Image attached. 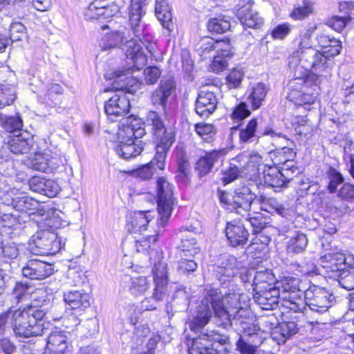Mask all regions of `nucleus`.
I'll return each mask as SVG.
<instances>
[{
	"mask_svg": "<svg viewBox=\"0 0 354 354\" xmlns=\"http://www.w3.org/2000/svg\"><path fill=\"white\" fill-rule=\"evenodd\" d=\"M223 296L216 291L209 290L196 307L193 317L188 322L191 331L196 336L207 332L205 326L214 313L220 321L219 325L225 328L231 320L233 311L224 304Z\"/></svg>",
	"mask_w": 354,
	"mask_h": 354,
	"instance_id": "f257e3e1",
	"label": "nucleus"
},
{
	"mask_svg": "<svg viewBox=\"0 0 354 354\" xmlns=\"http://www.w3.org/2000/svg\"><path fill=\"white\" fill-rule=\"evenodd\" d=\"M248 315L247 308L233 311L229 325L234 326L236 330L242 333L236 342V350L240 354H257L259 348L266 338L259 326L243 319Z\"/></svg>",
	"mask_w": 354,
	"mask_h": 354,
	"instance_id": "f03ea898",
	"label": "nucleus"
},
{
	"mask_svg": "<svg viewBox=\"0 0 354 354\" xmlns=\"http://www.w3.org/2000/svg\"><path fill=\"white\" fill-rule=\"evenodd\" d=\"M214 274L222 287L219 292L212 290L222 295V299L227 307L232 311L244 308L241 306V295L234 283V278L239 274L236 259L233 256L223 257L220 264L214 268Z\"/></svg>",
	"mask_w": 354,
	"mask_h": 354,
	"instance_id": "7ed1b4c3",
	"label": "nucleus"
},
{
	"mask_svg": "<svg viewBox=\"0 0 354 354\" xmlns=\"http://www.w3.org/2000/svg\"><path fill=\"white\" fill-rule=\"evenodd\" d=\"M145 127L149 129L156 144V155L151 162L162 170L167 154L175 141V132L172 128L166 127L161 115L155 111L147 113Z\"/></svg>",
	"mask_w": 354,
	"mask_h": 354,
	"instance_id": "20e7f679",
	"label": "nucleus"
},
{
	"mask_svg": "<svg viewBox=\"0 0 354 354\" xmlns=\"http://www.w3.org/2000/svg\"><path fill=\"white\" fill-rule=\"evenodd\" d=\"M46 315V308L15 309L13 333L17 337L22 338L42 335L44 333L42 320Z\"/></svg>",
	"mask_w": 354,
	"mask_h": 354,
	"instance_id": "39448f33",
	"label": "nucleus"
},
{
	"mask_svg": "<svg viewBox=\"0 0 354 354\" xmlns=\"http://www.w3.org/2000/svg\"><path fill=\"white\" fill-rule=\"evenodd\" d=\"M115 74V80L113 83L112 88L104 89V92L111 89L116 91L114 95L110 97L104 104V111L109 120L112 122L115 121L118 117L129 113L130 102L124 91L127 89V86L132 80L131 78L125 77L123 71H117Z\"/></svg>",
	"mask_w": 354,
	"mask_h": 354,
	"instance_id": "423d86ee",
	"label": "nucleus"
},
{
	"mask_svg": "<svg viewBox=\"0 0 354 354\" xmlns=\"http://www.w3.org/2000/svg\"><path fill=\"white\" fill-rule=\"evenodd\" d=\"M154 288L151 297L145 298L141 302V307L145 310L157 309L167 298L168 276L167 264L159 261L154 264L152 270Z\"/></svg>",
	"mask_w": 354,
	"mask_h": 354,
	"instance_id": "0eeeda50",
	"label": "nucleus"
},
{
	"mask_svg": "<svg viewBox=\"0 0 354 354\" xmlns=\"http://www.w3.org/2000/svg\"><path fill=\"white\" fill-rule=\"evenodd\" d=\"M66 239L59 238L57 233L50 230H43L32 236L29 250L35 255L55 254L64 247Z\"/></svg>",
	"mask_w": 354,
	"mask_h": 354,
	"instance_id": "6e6552de",
	"label": "nucleus"
},
{
	"mask_svg": "<svg viewBox=\"0 0 354 354\" xmlns=\"http://www.w3.org/2000/svg\"><path fill=\"white\" fill-rule=\"evenodd\" d=\"M299 50L301 55L302 67L316 73H321L327 70L330 63L322 53L310 46V35L306 32L301 36Z\"/></svg>",
	"mask_w": 354,
	"mask_h": 354,
	"instance_id": "1a4fd4ad",
	"label": "nucleus"
},
{
	"mask_svg": "<svg viewBox=\"0 0 354 354\" xmlns=\"http://www.w3.org/2000/svg\"><path fill=\"white\" fill-rule=\"evenodd\" d=\"M174 185L165 177L156 180L157 209L160 215L159 224L166 226L176 202L174 195Z\"/></svg>",
	"mask_w": 354,
	"mask_h": 354,
	"instance_id": "9d476101",
	"label": "nucleus"
},
{
	"mask_svg": "<svg viewBox=\"0 0 354 354\" xmlns=\"http://www.w3.org/2000/svg\"><path fill=\"white\" fill-rule=\"evenodd\" d=\"M304 299L310 310L318 315L326 313L336 303V297L330 290L316 285L304 290Z\"/></svg>",
	"mask_w": 354,
	"mask_h": 354,
	"instance_id": "9b49d317",
	"label": "nucleus"
},
{
	"mask_svg": "<svg viewBox=\"0 0 354 354\" xmlns=\"http://www.w3.org/2000/svg\"><path fill=\"white\" fill-rule=\"evenodd\" d=\"M232 133L239 131L241 144H248L258 142L260 138L265 136L271 137H285L281 132L273 129L270 126H266L263 129L259 127L258 119L253 118L247 124H241L231 128Z\"/></svg>",
	"mask_w": 354,
	"mask_h": 354,
	"instance_id": "f8f14e48",
	"label": "nucleus"
},
{
	"mask_svg": "<svg viewBox=\"0 0 354 354\" xmlns=\"http://www.w3.org/2000/svg\"><path fill=\"white\" fill-rule=\"evenodd\" d=\"M234 9L236 15L243 26L259 28L262 25V17L257 12L252 10V0H240Z\"/></svg>",
	"mask_w": 354,
	"mask_h": 354,
	"instance_id": "ddd939ff",
	"label": "nucleus"
},
{
	"mask_svg": "<svg viewBox=\"0 0 354 354\" xmlns=\"http://www.w3.org/2000/svg\"><path fill=\"white\" fill-rule=\"evenodd\" d=\"M54 267L53 264L45 261L31 259L21 268L22 275L31 280H42L53 273Z\"/></svg>",
	"mask_w": 354,
	"mask_h": 354,
	"instance_id": "4468645a",
	"label": "nucleus"
},
{
	"mask_svg": "<svg viewBox=\"0 0 354 354\" xmlns=\"http://www.w3.org/2000/svg\"><path fill=\"white\" fill-rule=\"evenodd\" d=\"M227 153V149L225 148L205 152L196 163L195 169L198 177L202 178L209 174L216 163L223 160Z\"/></svg>",
	"mask_w": 354,
	"mask_h": 354,
	"instance_id": "2eb2a0df",
	"label": "nucleus"
},
{
	"mask_svg": "<svg viewBox=\"0 0 354 354\" xmlns=\"http://www.w3.org/2000/svg\"><path fill=\"white\" fill-rule=\"evenodd\" d=\"M218 99L213 91L203 88L198 94L195 102V111L202 118H207L216 110Z\"/></svg>",
	"mask_w": 354,
	"mask_h": 354,
	"instance_id": "dca6fc26",
	"label": "nucleus"
},
{
	"mask_svg": "<svg viewBox=\"0 0 354 354\" xmlns=\"http://www.w3.org/2000/svg\"><path fill=\"white\" fill-rule=\"evenodd\" d=\"M226 237L233 247L247 243L250 236L248 229L241 220L227 222L225 227Z\"/></svg>",
	"mask_w": 354,
	"mask_h": 354,
	"instance_id": "f3484780",
	"label": "nucleus"
},
{
	"mask_svg": "<svg viewBox=\"0 0 354 354\" xmlns=\"http://www.w3.org/2000/svg\"><path fill=\"white\" fill-rule=\"evenodd\" d=\"M176 85L173 79L162 78L158 87L152 93L151 102L153 106H160L164 114H166L167 101L175 91Z\"/></svg>",
	"mask_w": 354,
	"mask_h": 354,
	"instance_id": "a211bd4d",
	"label": "nucleus"
},
{
	"mask_svg": "<svg viewBox=\"0 0 354 354\" xmlns=\"http://www.w3.org/2000/svg\"><path fill=\"white\" fill-rule=\"evenodd\" d=\"M254 299L263 310H272L278 306L281 295L279 286H272L254 291Z\"/></svg>",
	"mask_w": 354,
	"mask_h": 354,
	"instance_id": "6ab92c4d",
	"label": "nucleus"
},
{
	"mask_svg": "<svg viewBox=\"0 0 354 354\" xmlns=\"http://www.w3.org/2000/svg\"><path fill=\"white\" fill-rule=\"evenodd\" d=\"M120 123L118 135H120L122 139L127 136L137 141L146 133L145 127H142L144 124L138 118L129 116L122 118Z\"/></svg>",
	"mask_w": 354,
	"mask_h": 354,
	"instance_id": "aec40b11",
	"label": "nucleus"
},
{
	"mask_svg": "<svg viewBox=\"0 0 354 354\" xmlns=\"http://www.w3.org/2000/svg\"><path fill=\"white\" fill-rule=\"evenodd\" d=\"M144 145L142 140L135 141L127 136L122 139L120 135H118V145L115 151L123 159L129 160L140 155L144 149Z\"/></svg>",
	"mask_w": 354,
	"mask_h": 354,
	"instance_id": "412c9836",
	"label": "nucleus"
},
{
	"mask_svg": "<svg viewBox=\"0 0 354 354\" xmlns=\"http://www.w3.org/2000/svg\"><path fill=\"white\" fill-rule=\"evenodd\" d=\"M7 145L10 151L16 155L28 153L35 145L34 137L28 131L20 132L10 137Z\"/></svg>",
	"mask_w": 354,
	"mask_h": 354,
	"instance_id": "4be33fe9",
	"label": "nucleus"
},
{
	"mask_svg": "<svg viewBox=\"0 0 354 354\" xmlns=\"http://www.w3.org/2000/svg\"><path fill=\"white\" fill-rule=\"evenodd\" d=\"M322 263H326L324 268H330L331 271L340 272L349 266L354 265V255L349 253L333 252L327 253L321 258Z\"/></svg>",
	"mask_w": 354,
	"mask_h": 354,
	"instance_id": "5701e85b",
	"label": "nucleus"
},
{
	"mask_svg": "<svg viewBox=\"0 0 354 354\" xmlns=\"http://www.w3.org/2000/svg\"><path fill=\"white\" fill-rule=\"evenodd\" d=\"M133 41V39L131 38L129 35H126V32L118 30L104 35L101 38L99 45L102 50L120 48L124 44H126L127 48H129L132 47Z\"/></svg>",
	"mask_w": 354,
	"mask_h": 354,
	"instance_id": "b1692460",
	"label": "nucleus"
},
{
	"mask_svg": "<svg viewBox=\"0 0 354 354\" xmlns=\"http://www.w3.org/2000/svg\"><path fill=\"white\" fill-rule=\"evenodd\" d=\"M28 185L32 191L49 198L55 196L60 189L55 181L39 176H33L30 178Z\"/></svg>",
	"mask_w": 354,
	"mask_h": 354,
	"instance_id": "393cba45",
	"label": "nucleus"
},
{
	"mask_svg": "<svg viewBox=\"0 0 354 354\" xmlns=\"http://www.w3.org/2000/svg\"><path fill=\"white\" fill-rule=\"evenodd\" d=\"M147 0H132L129 8V21L130 27L136 36L142 35L145 30V24L142 22L144 15L143 5Z\"/></svg>",
	"mask_w": 354,
	"mask_h": 354,
	"instance_id": "a878e982",
	"label": "nucleus"
},
{
	"mask_svg": "<svg viewBox=\"0 0 354 354\" xmlns=\"http://www.w3.org/2000/svg\"><path fill=\"white\" fill-rule=\"evenodd\" d=\"M64 300L68 307L78 311H84L91 305L90 296L83 290H72L64 292Z\"/></svg>",
	"mask_w": 354,
	"mask_h": 354,
	"instance_id": "bb28decb",
	"label": "nucleus"
},
{
	"mask_svg": "<svg viewBox=\"0 0 354 354\" xmlns=\"http://www.w3.org/2000/svg\"><path fill=\"white\" fill-rule=\"evenodd\" d=\"M256 198V194L252 193L251 189L247 186L236 189L232 196L234 210L242 209L245 212L249 211Z\"/></svg>",
	"mask_w": 354,
	"mask_h": 354,
	"instance_id": "cd10ccee",
	"label": "nucleus"
},
{
	"mask_svg": "<svg viewBox=\"0 0 354 354\" xmlns=\"http://www.w3.org/2000/svg\"><path fill=\"white\" fill-rule=\"evenodd\" d=\"M68 346L67 337L64 333L60 330H55L48 337L44 353L62 354Z\"/></svg>",
	"mask_w": 354,
	"mask_h": 354,
	"instance_id": "c85d7f7f",
	"label": "nucleus"
},
{
	"mask_svg": "<svg viewBox=\"0 0 354 354\" xmlns=\"http://www.w3.org/2000/svg\"><path fill=\"white\" fill-rule=\"evenodd\" d=\"M155 14L167 33L172 32L174 28L173 15L171 8L166 0H156Z\"/></svg>",
	"mask_w": 354,
	"mask_h": 354,
	"instance_id": "c756f323",
	"label": "nucleus"
},
{
	"mask_svg": "<svg viewBox=\"0 0 354 354\" xmlns=\"http://www.w3.org/2000/svg\"><path fill=\"white\" fill-rule=\"evenodd\" d=\"M30 299L32 303L29 308L36 309H44L46 308L47 313L49 308L52 306L54 295L50 290H48L46 287H41L34 290H32Z\"/></svg>",
	"mask_w": 354,
	"mask_h": 354,
	"instance_id": "7c9ffc66",
	"label": "nucleus"
},
{
	"mask_svg": "<svg viewBox=\"0 0 354 354\" xmlns=\"http://www.w3.org/2000/svg\"><path fill=\"white\" fill-rule=\"evenodd\" d=\"M263 180L269 187L281 188L286 185L291 179L290 175L276 168L269 167L263 172Z\"/></svg>",
	"mask_w": 354,
	"mask_h": 354,
	"instance_id": "2f4dec72",
	"label": "nucleus"
},
{
	"mask_svg": "<svg viewBox=\"0 0 354 354\" xmlns=\"http://www.w3.org/2000/svg\"><path fill=\"white\" fill-rule=\"evenodd\" d=\"M245 170V166L241 163L240 156H238L232 159L229 167L223 171L221 180L225 185L229 184L239 178L243 177L247 174Z\"/></svg>",
	"mask_w": 354,
	"mask_h": 354,
	"instance_id": "473e14b6",
	"label": "nucleus"
},
{
	"mask_svg": "<svg viewBox=\"0 0 354 354\" xmlns=\"http://www.w3.org/2000/svg\"><path fill=\"white\" fill-rule=\"evenodd\" d=\"M13 208L19 212L26 213L28 215L34 214L39 207L37 200L26 194H21L12 199Z\"/></svg>",
	"mask_w": 354,
	"mask_h": 354,
	"instance_id": "72a5a7b5",
	"label": "nucleus"
},
{
	"mask_svg": "<svg viewBox=\"0 0 354 354\" xmlns=\"http://www.w3.org/2000/svg\"><path fill=\"white\" fill-rule=\"evenodd\" d=\"M150 221V212H134L131 220L127 224V230L131 233L142 232L147 230V226Z\"/></svg>",
	"mask_w": 354,
	"mask_h": 354,
	"instance_id": "f704fd0d",
	"label": "nucleus"
},
{
	"mask_svg": "<svg viewBox=\"0 0 354 354\" xmlns=\"http://www.w3.org/2000/svg\"><path fill=\"white\" fill-rule=\"evenodd\" d=\"M276 278L271 269H261L255 272L253 279V290H259L272 287L275 283Z\"/></svg>",
	"mask_w": 354,
	"mask_h": 354,
	"instance_id": "c9c22d12",
	"label": "nucleus"
},
{
	"mask_svg": "<svg viewBox=\"0 0 354 354\" xmlns=\"http://www.w3.org/2000/svg\"><path fill=\"white\" fill-rule=\"evenodd\" d=\"M28 165L33 169L48 173L54 169L52 156L48 153H35L28 160Z\"/></svg>",
	"mask_w": 354,
	"mask_h": 354,
	"instance_id": "e433bc0d",
	"label": "nucleus"
},
{
	"mask_svg": "<svg viewBox=\"0 0 354 354\" xmlns=\"http://www.w3.org/2000/svg\"><path fill=\"white\" fill-rule=\"evenodd\" d=\"M302 322H303L301 320H298L297 322L289 321L280 323L272 333L273 339L277 338V334H280L284 339L283 340V342L284 343L286 339L290 338L301 330Z\"/></svg>",
	"mask_w": 354,
	"mask_h": 354,
	"instance_id": "4c0bfd02",
	"label": "nucleus"
},
{
	"mask_svg": "<svg viewBox=\"0 0 354 354\" xmlns=\"http://www.w3.org/2000/svg\"><path fill=\"white\" fill-rule=\"evenodd\" d=\"M269 90V86L263 82H258L250 88L248 100L253 110L260 108Z\"/></svg>",
	"mask_w": 354,
	"mask_h": 354,
	"instance_id": "58836bf2",
	"label": "nucleus"
},
{
	"mask_svg": "<svg viewBox=\"0 0 354 354\" xmlns=\"http://www.w3.org/2000/svg\"><path fill=\"white\" fill-rule=\"evenodd\" d=\"M211 346L209 354H227L230 347V339L226 335L210 331Z\"/></svg>",
	"mask_w": 354,
	"mask_h": 354,
	"instance_id": "ea45409f",
	"label": "nucleus"
},
{
	"mask_svg": "<svg viewBox=\"0 0 354 354\" xmlns=\"http://www.w3.org/2000/svg\"><path fill=\"white\" fill-rule=\"evenodd\" d=\"M210 331L203 333L193 337L191 346L189 348L190 354H209L211 346Z\"/></svg>",
	"mask_w": 354,
	"mask_h": 354,
	"instance_id": "a19ab883",
	"label": "nucleus"
},
{
	"mask_svg": "<svg viewBox=\"0 0 354 354\" xmlns=\"http://www.w3.org/2000/svg\"><path fill=\"white\" fill-rule=\"evenodd\" d=\"M16 86L15 82L5 80L0 83V108L9 106L16 99Z\"/></svg>",
	"mask_w": 354,
	"mask_h": 354,
	"instance_id": "79ce46f5",
	"label": "nucleus"
},
{
	"mask_svg": "<svg viewBox=\"0 0 354 354\" xmlns=\"http://www.w3.org/2000/svg\"><path fill=\"white\" fill-rule=\"evenodd\" d=\"M269 156L274 165H279L287 160L295 159L296 152L292 147H283L271 150Z\"/></svg>",
	"mask_w": 354,
	"mask_h": 354,
	"instance_id": "37998d69",
	"label": "nucleus"
},
{
	"mask_svg": "<svg viewBox=\"0 0 354 354\" xmlns=\"http://www.w3.org/2000/svg\"><path fill=\"white\" fill-rule=\"evenodd\" d=\"M327 180L326 189L330 194H335L338 190V187L344 183V178L340 171L335 167L329 166L325 173Z\"/></svg>",
	"mask_w": 354,
	"mask_h": 354,
	"instance_id": "c03bdc74",
	"label": "nucleus"
},
{
	"mask_svg": "<svg viewBox=\"0 0 354 354\" xmlns=\"http://www.w3.org/2000/svg\"><path fill=\"white\" fill-rule=\"evenodd\" d=\"M142 47L136 41H133L132 47L127 49V57L133 62V67L140 70L147 62L146 56L140 53Z\"/></svg>",
	"mask_w": 354,
	"mask_h": 354,
	"instance_id": "a18cd8bd",
	"label": "nucleus"
},
{
	"mask_svg": "<svg viewBox=\"0 0 354 354\" xmlns=\"http://www.w3.org/2000/svg\"><path fill=\"white\" fill-rule=\"evenodd\" d=\"M278 286L281 288V295H295L299 292H304L300 288V280L295 277H286L281 281L277 282Z\"/></svg>",
	"mask_w": 354,
	"mask_h": 354,
	"instance_id": "49530a36",
	"label": "nucleus"
},
{
	"mask_svg": "<svg viewBox=\"0 0 354 354\" xmlns=\"http://www.w3.org/2000/svg\"><path fill=\"white\" fill-rule=\"evenodd\" d=\"M231 24L227 17L218 16L209 19L207 28L212 34H221L230 29Z\"/></svg>",
	"mask_w": 354,
	"mask_h": 354,
	"instance_id": "de8ad7c7",
	"label": "nucleus"
},
{
	"mask_svg": "<svg viewBox=\"0 0 354 354\" xmlns=\"http://www.w3.org/2000/svg\"><path fill=\"white\" fill-rule=\"evenodd\" d=\"M22 125L23 122L20 116H7L0 114V126L5 131L10 133H20Z\"/></svg>",
	"mask_w": 354,
	"mask_h": 354,
	"instance_id": "09e8293b",
	"label": "nucleus"
},
{
	"mask_svg": "<svg viewBox=\"0 0 354 354\" xmlns=\"http://www.w3.org/2000/svg\"><path fill=\"white\" fill-rule=\"evenodd\" d=\"M337 276L342 288L347 290H354V264L342 269Z\"/></svg>",
	"mask_w": 354,
	"mask_h": 354,
	"instance_id": "8fccbe9b",
	"label": "nucleus"
},
{
	"mask_svg": "<svg viewBox=\"0 0 354 354\" xmlns=\"http://www.w3.org/2000/svg\"><path fill=\"white\" fill-rule=\"evenodd\" d=\"M308 240L305 234L297 232L290 238L288 243V251L292 253H300L306 250Z\"/></svg>",
	"mask_w": 354,
	"mask_h": 354,
	"instance_id": "3c124183",
	"label": "nucleus"
},
{
	"mask_svg": "<svg viewBox=\"0 0 354 354\" xmlns=\"http://www.w3.org/2000/svg\"><path fill=\"white\" fill-rule=\"evenodd\" d=\"M261 209L270 213H277L282 216L287 214V209L274 198L263 197L261 200Z\"/></svg>",
	"mask_w": 354,
	"mask_h": 354,
	"instance_id": "603ef678",
	"label": "nucleus"
},
{
	"mask_svg": "<svg viewBox=\"0 0 354 354\" xmlns=\"http://www.w3.org/2000/svg\"><path fill=\"white\" fill-rule=\"evenodd\" d=\"M352 15H354V13L351 10V11L346 15L342 16L334 15L327 19L326 24L335 31L341 32L346 27V24L351 20Z\"/></svg>",
	"mask_w": 354,
	"mask_h": 354,
	"instance_id": "864d4df0",
	"label": "nucleus"
},
{
	"mask_svg": "<svg viewBox=\"0 0 354 354\" xmlns=\"http://www.w3.org/2000/svg\"><path fill=\"white\" fill-rule=\"evenodd\" d=\"M33 287L28 284L27 282L18 281L16 282L12 291V295L16 299L17 304L22 301L28 296H31Z\"/></svg>",
	"mask_w": 354,
	"mask_h": 354,
	"instance_id": "5fc2aeb1",
	"label": "nucleus"
},
{
	"mask_svg": "<svg viewBox=\"0 0 354 354\" xmlns=\"http://www.w3.org/2000/svg\"><path fill=\"white\" fill-rule=\"evenodd\" d=\"M189 303V295L185 289L176 290L173 295L171 306L174 307L176 310L181 311L187 308Z\"/></svg>",
	"mask_w": 354,
	"mask_h": 354,
	"instance_id": "6e6d98bb",
	"label": "nucleus"
},
{
	"mask_svg": "<svg viewBox=\"0 0 354 354\" xmlns=\"http://www.w3.org/2000/svg\"><path fill=\"white\" fill-rule=\"evenodd\" d=\"M313 11V3L309 0H303L302 4L295 8L290 16L297 20H302L308 17Z\"/></svg>",
	"mask_w": 354,
	"mask_h": 354,
	"instance_id": "4d7b16f0",
	"label": "nucleus"
},
{
	"mask_svg": "<svg viewBox=\"0 0 354 354\" xmlns=\"http://www.w3.org/2000/svg\"><path fill=\"white\" fill-rule=\"evenodd\" d=\"M215 43L216 41L212 37H204L201 39L196 45L198 54L203 58L209 57L211 52L215 50Z\"/></svg>",
	"mask_w": 354,
	"mask_h": 354,
	"instance_id": "13d9d810",
	"label": "nucleus"
},
{
	"mask_svg": "<svg viewBox=\"0 0 354 354\" xmlns=\"http://www.w3.org/2000/svg\"><path fill=\"white\" fill-rule=\"evenodd\" d=\"M15 309L10 307L0 313V335H3L8 328L12 329Z\"/></svg>",
	"mask_w": 354,
	"mask_h": 354,
	"instance_id": "bf43d9fd",
	"label": "nucleus"
},
{
	"mask_svg": "<svg viewBox=\"0 0 354 354\" xmlns=\"http://www.w3.org/2000/svg\"><path fill=\"white\" fill-rule=\"evenodd\" d=\"M303 295H304V292H299V295H295L282 296L283 299L286 302L284 306L295 312L301 310L303 305Z\"/></svg>",
	"mask_w": 354,
	"mask_h": 354,
	"instance_id": "052dcab7",
	"label": "nucleus"
},
{
	"mask_svg": "<svg viewBox=\"0 0 354 354\" xmlns=\"http://www.w3.org/2000/svg\"><path fill=\"white\" fill-rule=\"evenodd\" d=\"M0 254L5 260H13L19 256V249L15 243H1Z\"/></svg>",
	"mask_w": 354,
	"mask_h": 354,
	"instance_id": "680f3d73",
	"label": "nucleus"
},
{
	"mask_svg": "<svg viewBox=\"0 0 354 354\" xmlns=\"http://www.w3.org/2000/svg\"><path fill=\"white\" fill-rule=\"evenodd\" d=\"M247 251L252 254L254 258H262L268 251V248L265 243H259V237H256L247 248Z\"/></svg>",
	"mask_w": 354,
	"mask_h": 354,
	"instance_id": "e2e57ef3",
	"label": "nucleus"
},
{
	"mask_svg": "<svg viewBox=\"0 0 354 354\" xmlns=\"http://www.w3.org/2000/svg\"><path fill=\"white\" fill-rule=\"evenodd\" d=\"M180 248L186 257H194L200 252L197 242L194 238L182 239Z\"/></svg>",
	"mask_w": 354,
	"mask_h": 354,
	"instance_id": "0e129e2a",
	"label": "nucleus"
},
{
	"mask_svg": "<svg viewBox=\"0 0 354 354\" xmlns=\"http://www.w3.org/2000/svg\"><path fill=\"white\" fill-rule=\"evenodd\" d=\"M147 288V279L144 276L133 279L129 287L131 292L135 295L143 293Z\"/></svg>",
	"mask_w": 354,
	"mask_h": 354,
	"instance_id": "69168bd1",
	"label": "nucleus"
},
{
	"mask_svg": "<svg viewBox=\"0 0 354 354\" xmlns=\"http://www.w3.org/2000/svg\"><path fill=\"white\" fill-rule=\"evenodd\" d=\"M198 268L195 261L182 259L178 262L177 271L180 274L189 275L194 273Z\"/></svg>",
	"mask_w": 354,
	"mask_h": 354,
	"instance_id": "338daca9",
	"label": "nucleus"
},
{
	"mask_svg": "<svg viewBox=\"0 0 354 354\" xmlns=\"http://www.w3.org/2000/svg\"><path fill=\"white\" fill-rule=\"evenodd\" d=\"M194 129L196 133L207 142H209L215 133L214 127L210 124L198 123L195 124Z\"/></svg>",
	"mask_w": 354,
	"mask_h": 354,
	"instance_id": "774afa93",
	"label": "nucleus"
}]
</instances>
